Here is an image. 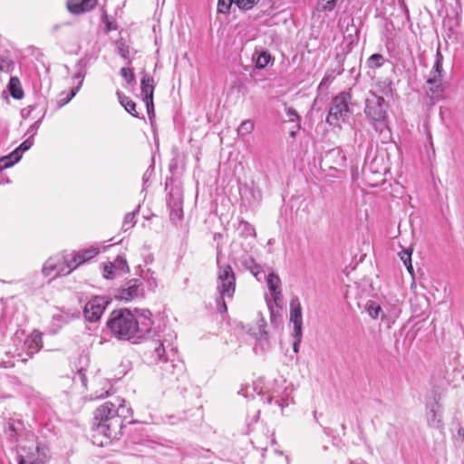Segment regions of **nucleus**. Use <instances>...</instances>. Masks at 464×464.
Here are the masks:
<instances>
[{
  "label": "nucleus",
  "mask_w": 464,
  "mask_h": 464,
  "mask_svg": "<svg viewBox=\"0 0 464 464\" xmlns=\"http://www.w3.org/2000/svg\"><path fill=\"white\" fill-rule=\"evenodd\" d=\"M293 336L295 338L293 343V350L295 353H297L299 352L300 343L302 342L303 332H299V334L293 332Z\"/></svg>",
  "instance_id": "e433bc0d"
},
{
  "label": "nucleus",
  "mask_w": 464,
  "mask_h": 464,
  "mask_svg": "<svg viewBox=\"0 0 464 464\" xmlns=\"http://www.w3.org/2000/svg\"><path fill=\"white\" fill-rule=\"evenodd\" d=\"M143 294L142 283L139 278L129 280L124 286H122L116 295L117 298L123 301H130Z\"/></svg>",
  "instance_id": "9d476101"
},
{
  "label": "nucleus",
  "mask_w": 464,
  "mask_h": 464,
  "mask_svg": "<svg viewBox=\"0 0 464 464\" xmlns=\"http://www.w3.org/2000/svg\"><path fill=\"white\" fill-rule=\"evenodd\" d=\"M290 322L294 324V332H303L302 307L296 296L290 301Z\"/></svg>",
  "instance_id": "f8f14e48"
},
{
  "label": "nucleus",
  "mask_w": 464,
  "mask_h": 464,
  "mask_svg": "<svg viewBox=\"0 0 464 464\" xmlns=\"http://www.w3.org/2000/svg\"><path fill=\"white\" fill-rule=\"evenodd\" d=\"M155 83L152 77H150L148 73L143 72L142 78L140 81V89L141 94L143 96V101H150L153 99Z\"/></svg>",
  "instance_id": "dca6fc26"
},
{
  "label": "nucleus",
  "mask_w": 464,
  "mask_h": 464,
  "mask_svg": "<svg viewBox=\"0 0 464 464\" xmlns=\"http://www.w3.org/2000/svg\"><path fill=\"white\" fill-rule=\"evenodd\" d=\"M266 283H267V287H268V289L270 291V294L274 293V292H276L277 290H281V288H280L281 279L275 273H270L267 276Z\"/></svg>",
  "instance_id": "bb28decb"
},
{
  "label": "nucleus",
  "mask_w": 464,
  "mask_h": 464,
  "mask_svg": "<svg viewBox=\"0 0 464 464\" xmlns=\"http://www.w3.org/2000/svg\"><path fill=\"white\" fill-rule=\"evenodd\" d=\"M36 455L34 453H30V455L27 456V461L28 462H40L41 464H44L48 457V448L41 443H37L35 447Z\"/></svg>",
  "instance_id": "f3484780"
},
{
  "label": "nucleus",
  "mask_w": 464,
  "mask_h": 464,
  "mask_svg": "<svg viewBox=\"0 0 464 464\" xmlns=\"http://www.w3.org/2000/svg\"><path fill=\"white\" fill-rule=\"evenodd\" d=\"M146 107H147V112L149 117L151 119L152 116H154V104H153V99L151 102L150 101H144Z\"/></svg>",
  "instance_id": "37998d69"
},
{
  "label": "nucleus",
  "mask_w": 464,
  "mask_h": 464,
  "mask_svg": "<svg viewBox=\"0 0 464 464\" xmlns=\"http://www.w3.org/2000/svg\"><path fill=\"white\" fill-rule=\"evenodd\" d=\"M98 253L97 248H90L73 254L71 258L65 255L52 256L44 264L43 273L45 276H52L53 278L69 275L81 264L92 259Z\"/></svg>",
  "instance_id": "20e7f679"
},
{
  "label": "nucleus",
  "mask_w": 464,
  "mask_h": 464,
  "mask_svg": "<svg viewBox=\"0 0 464 464\" xmlns=\"http://www.w3.org/2000/svg\"><path fill=\"white\" fill-rule=\"evenodd\" d=\"M108 394H109V392H108V391H106L104 393H101V394L96 395L95 398H102L104 395L107 396Z\"/></svg>",
  "instance_id": "8fccbe9b"
},
{
  "label": "nucleus",
  "mask_w": 464,
  "mask_h": 464,
  "mask_svg": "<svg viewBox=\"0 0 464 464\" xmlns=\"http://www.w3.org/2000/svg\"><path fill=\"white\" fill-rule=\"evenodd\" d=\"M97 0H68L67 7L72 14H79L93 9Z\"/></svg>",
  "instance_id": "ddd939ff"
},
{
  "label": "nucleus",
  "mask_w": 464,
  "mask_h": 464,
  "mask_svg": "<svg viewBox=\"0 0 464 464\" xmlns=\"http://www.w3.org/2000/svg\"><path fill=\"white\" fill-rule=\"evenodd\" d=\"M443 61L444 57L440 52V44H438V48L435 54V61L429 76H436V78L442 79L443 76Z\"/></svg>",
  "instance_id": "a211bd4d"
},
{
  "label": "nucleus",
  "mask_w": 464,
  "mask_h": 464,
  "mask_svg": "<svg viewBox=\"0 0 464 464\" xmlns=\"http://www.w3.org/2000/svg\"><path fill=\"white\" fill-rule=\"evenodd\" d=\"M337 0H329L326 4L322 7L324 11H332L336 6Z\"/></svg>",
  "instance_id": "c03bdc74"
},
{
  "label": "nucleus",
  "mask_w": 464,
  "mask_h": 464,
  "mask_svg": "<svg viewBox=\"0 0 464 464\" xmlns=\"http://www.w3.org/2000/svg\"><path fill=\"white\" fill-rule=\"evenodd\" d=\"M217 288L219 293V297L217 298V308L220 313H226L227 310L226 298H232L236 290V277L229 265L218 266Z\"/></svg>",
  "instance_id": "423d86ee"
},
{
  "label": "nucleus",
  "mask_w": 464,
  "mask_h": 464,
  "mask_svg": "<svg viewBox=\"0 0 464 464\" xmlns=\"http://www.w3.org/2000/svg\"><path fill=\"white\" fill-rule=\"evenodd\" d=\"M288 111H289V114L297 116V114H296V112L295 111L289 110Z\"/></svg>",
  "instance_id": "6e6d98bb"
},
{
  "label": "nucleus",
  "mask_w": 464,
  "mask_h": 464,
  "mask_svg": "<svg viewBox=\"0 0 464 464\" xmlns=\"http://www.w3.org/2000/svg\"><path fill=\"white\" fill-rule=\"evenodd\" d=\"M366 311L372 319H377L380 315L382 316V319L386 317V315L382 313L381 305L372 301L367 304Z\"/></svg>",
  "instance_id": "a878e982"
},
{
  "label": "nucleus",
  "mask_w": 464,
  "mask_h": 464,
  "mask_svg": "<svg viewBox=\"0 0 464 464\" xmlns=\"http://www.w3.org/2000/svg\"><path fill=\"white\" fill-rule=\"evenodd\" d=\"M108 302L104 297L95 296L91 299L84 306L83 314L87 321L96 322L103 314Z\"/></svg>",
  "instance_id": "1a4fd4ad"
},
{
  "label": "nucleus",
  "mask_w": 464,
  "mask_h": 464,
  "mask_svg": "<svg viewBox=\"0 0 464 464\" xmlns=\"http://www.w3.org/2000/svg\"><path fill=\"white\" fill-rule=\"evenodd\" d=\"M109 263L119 275L125 274L130 270L126 258L121 256H118L113 262Z\"/></svg>",
  "instance_id": "5701e85b"
},
{
  "label": "nucleus",
  "mask_w": 464,
  "mask_h": 464,
  "mask_svg": "<svg viewBox=\"0 0 464 464\" xmlns=\"http://www.w3.org/2000/svg\"><path fill=\"white\" fill-rule=\"evenodd\" d=\"M272 298L275 304L279 306L283 303V294L281 290H277L274 293H271Z\"/></svg>",
  "instance_id": "58836bf2"
},
{
  "label": "nucleus",
  "mask_w": 464,
  "mask_h": 464,
  "mask_svg": "<svg viewBox=\"0 0 464 464\" xmlns=\"http://www.w3.org/2000/svg\"><path fill=\"white\" fill-rule=\"evenodd\" d=\"M78 316V313H71L65 311H60L57 314H54L52 318V327L53 328V332L56 333L63 325L69 324Z\"/></svg>",
  "instance_id": "4468645a"
},
{
  "label": "nucleus",
  "mask_w": 464,
  "mask_h": 464,
  "mask_svg": "<svg viewBox=\"0 0 464 464\" xmlns=\"http://www.w3.org/2000/svg\"><path fill=\"white\" fill-rule=\"evenodd\" d=\"M18 464H41V463L40 462H28L23 456H21Z\"/></svg>",
  "instance_id": "09e8293b"
},
{
  "label": "nucleus",
  "mask_w": 464,
  "mask_h": 464,
  "mask_svg": "<svg viewBox=\"0 0 464 464\" xmlns=\"http://www.w3.org/2000/svg\"><path fill=\"white\" fill-rule=\"evenodd\" d=\"M253 276L257 279V280H261V274H262V268L261 266L258 265V264H256L254 266H253V269H251L250 271Z\"/></svg>",
  "instance_id": "79ce46f5"
},
{
  "label": "nucleus",
  "mask_w": 464,
  "mask_h": 464,
  "mask_svg": "<svg viewBox=\"0 0 464 464\" xmlns=\"http://www.w3.org/2000/svg\"><path fill=\"white\" fill-rule=\"evenodd\" d=\"M27 338L29 339V343H31V344L33 343L34 344V349L33 350H29V353L31 354H34L43 346V344H42V340H43L42 334L40 332L34 331Z\"/></svg>",
  "instance_id": "393cba45"
},
{
  "label": "nucleus",
  "mask_w": 464,
  "mask_h": 464,
  "mask_svg": "<svg viewBox=\"0 0 464 464\" xmlns=\"http://www.w3.org/2000/svg\"><path fill=\"white\" fill-rule=\"evenodd\" d=\"M131 414V409L125 406V400L116 397L100 405L94 412V431L106 439L118 440L124 427V419Z\"/></svg>",
  "instance_id": "f257e3e1"
},
{
  "label": "nucleus",
  "mask_w": 464,
  "mask_h": 464,
  "mask_svg": "<svg viewBox=\"0 0 464 464\" xmlns=\"http://www.w3.org/2000/svg\"><path fill=\"white\" fill-rule=\"evenodd\" d=\"M33 349H34V344H33V343H32V344H31V343H29V339H28V338H26V339H25V341H24V343L23 351H24V352H25V353H26L27 357H29V358H30V357H32V356L34 355V354H31V353H29V350H33Z\"/></svg>",
  "instance_id": "a19ab883"
},
{
  "label": "nucleus",
  "mask_w": 464,
  "mask_h": 464,
  "mask_svg": "<svg viewBox=\"0 0 464 464\" xmlns=\"http://www.w3.org/2000/svg\"><path fill=\"white\" fill-rule=\"evenodd\" d=\"M14 68L12 60L0 56V72H9Z\"/></svg>",
  "instance_id": "473e14b6"
},
{
  "label": "nucleus",
  "mask_w": 464,
  "mask_h": 464,
  "mask_svg": "<svg viewBox=\"0 0 464 464\" xmlns=\"http://www.w3.org/2000/svg\"><path fill=\"white\" fill-rule=\"evenodd\" d=\"M147 174H148V171H147L146 173H144V177H143V179H145V178H149V175H147Z\"/></svg>",
  "instance_id": "4d7b16f0"
},
{
  "label": "nucleus",
  "mask_w": 464,
  "mask_h": 464,
  "mask_svg": "<svg viewBox=\"0 0 464 464\" xmlns=\"http://www.w3.org/2000/svg\"><path fill=\"white\" fill-rule=\"evenodd\" d=\"M427 423L429 427L442 430L444 423L442 420V409L438 401L427 404L426 413Z\"/></svg>",
  "instance_id": "9b49d317"
},
{
  "label": "nucleus",
  "mask_w": 464,
  "mask_h": 464,
  "mask_svg": "<svg viewBox=\"0 0 464 464\" xmlns=\"http://www.w3.org/2000/svg\"><path fill=\"white\" fill-rule=\"evenodd\" d=\"M387 104L382 96L370 92L365 99L364 112L371 120L375 130L384 139L391 137V130L387 123Z\"/></svg>",
  "instance_id": "39448f33"
},
{
  "label": "nucleus",
  "mask_w": 464,
  "mask_h": 464,
  "mask_svg": "<svg viewBox=\"0 0 464 464\" xmlns=\"http://www.w3.org/2000/svg\"><path fill=\"white\" fill-rule=\"evenodd\" d=\"M427 92L431 99H440L444 92V85L442 79L436 78V76H429L427 81Z\"/></svg>",
  "instance_id": "2eb2a0df"
},
{
  "label": "nucleus",
  "mask_w": 464,
  "mask_h": 464,
  "mask_svg": "<svg viewBox=\"0 0 464 464\" xmlns=\"http://www.w3.org/2000/svg\"><path fill=\"white\" fill-rule=\"evenodd\" d=\"M327 80H328L327 78H324V79L322 80L321 83H320V86H322V85L325 84V82H327Z\"/></svg>",
  "instance_id": "5fc2aeb1"
},
{
  "label": "nucleus",
  "mask_w": 464,
  "mask_h": 464,
  "mask_svg": "<svg viewBox=\"0 0 464 464\" xmlns=\"http://www.w3.org/2000/svg\"><path fill=\"white\" fill-rule=\"evenodd\" d=\"M115 27L111 26V24L109 23L107 24V31H111V30H114Z\"/></svg>",
  "instance_id": "3c124183"
},
{
  "label": "nucleus",
  "mask_w": 464,
  "mask_h": 464,
  "mask_svg": "<svg viewBox=\"0 0 464 464\" xmlns=\"http://www.w3.org/2000/svg\"><path fill=\"white\" fill-rule=\"evenodd\" d=\"M351 99L352 96L350 92H342L333 98L326 117L327 123L339 127L342 122H344L348 119L351 112L349 109Z\"/></svg>",
  "instance_id": "0eeeda50"
},
{
  "label": "nucleus",
  "mask_w": 464,
  "mask_h": 464,
  "mask_svg": "<svg viewBox=\"0 0 464 464\" xmlns=\"http://www.w3.org/2000/svg\"><path fill=\"white\" fill-rule=\"evenodd\" d=\"M259 0H236V5L239 9L249 10L251 9Z\"/></svg>",
  "instance_id": "f704fd0d"
},
{
  "label": "nucleus",
  "mask_w": 464,
  "mask_h": 464,
  "mask_svg": "<svg viewBox=\"0 0 464 464\" xmlns=\"http://www.w3.org/2000/svg\"><path fill=\"white\" fill-rule=\"evenodd\" d=\"M9 428H10V430H12L13 431H14V429L13 425H10V427H9Z\"/></svg>",
  "instance_id": "bf43d9fd"
},
{
  "label": "nucleus",
  "mask_w": 464,
  "mask_h": 464,
  "mask_svg": "<svg viewBox=\"0 0 464 464\" xmlns=\"http://www.w3.org/2000/svg\"><path fill=\"white\" fill-rule=\"evenodd\" d=\"M256 62V67L258 69H264L271 60V55L268 52L263 51L257 53L256 57H254Z\"/></svg>",
  "instance_id": "cd10ccee"
},
{
  "label": "nucleus",
  "mask_w": 464,
  "mask_h": 464,
  "mask_svg": "<svg viewBox=\"0 0 464 464\" xmlns=\"http://www.w3.org/2000/svg\"><path fill=\"white\" fill-rule=\"evenodd\" d=\"M151 347L155 360L161 362L160 369L166 385H174L185 377V364L179 360L177 350L170 343L166 344L165 341L153 340Z\"/></svg>",
  "instance_id": "7ed1b4c3"
},
{
  "label": "nucleus",
  "mask_w": 464,
  "mask_h": 464,
  "mask_svg": "<svg viewBox=\"0 0 464 464\" xmlns=\"http://www.w3.org/2000/svg\"><path fill=\"white\" fill-rule=\"evenodd\" d=\"M41 120L36 121L34 124H32L26 131V135L33 138L36 135L38 128L41 124Z\"/></svg>",
  "instance_id": "4c0bfd02"
},
{
  "label": "nucleus",
  "mask_w": 464,
  "mask_h": 464,
  "mask_svg": "<svg viewBox=\"0 0 464 464\" xmlns=\"http://www.w3.org/2000/svg\"><path fill=\"white\" fill-rule=\"evenodd\" d=\"M75 79H77L79 81V85L77 87H81L82 82H83V79H84V72H82V70H80L76 74H75Z\"/></svg>",
  "instance_id": "49530a36"
},
{
  "label": "nucleus",
  "mask_w": 464,
  "mask_h": 464,
  "mask_svg": "<svg viewBox=\"0 0 464 464\" xmlns=\"http://www.w3.org/2000/svg\"><path fill=\"white\" fill-rule=\"evenodd\" d=\"M119 275L118 272L113 269L110 263L106 264L103 267V276L107 279H113Z\"/></svg>",
  "instance_id": "c9c22d12"
},
{
  "label": "nucleus",
  "mask_w": 464,
  "mask_h": 464,
  "mask_svg": "<svg viewBox=\"0 0 464 464\" xmlns=\"http://www.w3.org/2000/svg\"><path fill=\"white\" fill-rule=\"evenodd\" d=\"M116 51L124 60H127V63H131V48L122 39L116 42Z\"/></svg>",
  "instance_id": "4be33fe9"
},
{
  "label": "nucleus",
  "mask_w": 464,
  "mask_h": 464,
  "mask_svg": "<svg viewBox=\"0 0 464 464\" xmlns=\"http://www.w3.org/2000/svg\"><path fill=\"white\" fill-rule=\"evenodd\" d=\"M151 314L143 311L138 317L128 309L114 310L107 321L111 334L121 340L142 338L150 332L152 326Z\"/></svg>",
  "instance_id": "f03ea898"
},
{
  "label": "nucleus",
  "mask_w": 464,
  "mask_h": 464,
  "mask_svg": "<svg viewBox=\"0 0 464 464\" xmlns=\"http://www.w3.org/2000/svg\"><path fill=\"white\" fill-rule=\"evenodd\" d=\"M74 378L79 379L81 381L82 384L83 386H86V377H85V374H84L82 369L78 371V372L76 373Z\"/></svg>",
  "instance_id": "a18cd8bd"
},
{
  "label": "nucleus",
  "mask_w": 464,
  "mask_h": 464,
  "mask_svg": "<svg viewBox=\"0 0 464 464\" xmlns=\"http://www.w3.org/2000/svg\"><path fill=\"white\" fill-rule=\"evenodd\" d=\"M33 144L34 139L28 137L14 151L6 156L0 158V171L17 163L22 159L23 153L27 151L33 146Z\"/></svg>",
  "instance_id": "6e6552de"
},
{
  "label": "nucleus",
  "mask_w": 464,
  "mask_h": 464,
  "mask_svg": "<svg viewBox=\"0 0 464 464\" xmlns=\"http://www.w3.org/2000/svg\"><path fill=\"white\" fill-rule=\"evenodd\" d=\"M121 75L128 84H131L135 81V76L132 70L128 67H122L121 69Z\"/></svg>",
  "instance_id": "2f4dec72"
},
{
  "label": "nucleus",
  "mask_w": 464,
  "mask_h": 464,
  "mask_svg": "<svg viewBox=\"0 0 464 464\" xmlns=\"http://www.w3.org/2000/svg\"><path fill=\"white\" fill-rule=\"evenodd\" d=\"M140 207H138L134 211L127 213L125 215L122 228L124 231H127L134 227L136 221L134 220L136 214L139 212Z\"/></svg>",
  "instance_id": "c756f323"
},
{
  "label": "nucleus",
  "mask_w": 464,
  "mask_h": 464,
  "mask_svg": "<svg viewBox=\"0 0 464 464\" xmlns=\"http://www.w3.org/2000/svg\"><path fill=\"white\" fill-rule=\"evenodd\" d=\"M255 129V123L251 120H246L241 122L240 126L237 129V133L239 136L243 137L245 135L250 134Z\"/></svg>",
  "instance_id": "c85d7f7f"
},
{
  "label": "nucleus",
  "mask_w": 464,
  "mask_h": 464,
  "mask_svg": "<svg viewBox=\"0 0 464 464\" xmlns=\"http://www.w3.org/2000/svg\"><path fill=\"white\" fill-rule=\"evenodd\" d=\"M150 285H153V286H156V285H157L156 281H155V279H154L153 277H151L150 282Z\"/></svg>",
  "instance_id": "603ef678"
},
{
  "label": "nucleus",
  "mask_w": 464,
  "mask_h": 464,
  "mask_svg": "<svg viewBox=\"0 0 464 464\" xmlns=\"http://www.w3.org/2000/svg\"><path fill=\"white\" fill-rule=\"evenodd\" d=\"M78 91H79V87H76L74 90H72L71 95L68 97V99L64 102H63V105H65V103H67L76 94V92Z\"/></svg>",
  "instance_id": "de8ad7c7"
},
{
  "label": "nucleus",
  "mask_w": 464,
  "mask_h": 464,
  "mask_svg": "<svg viewBox=\"0 0 464 464\" xmlns=\"http://www.w3.org/2000/svg\"><path fill=\"white\" fill-rule=\"evenodd\" d=\"M232 4H236V0H218V11L226 14L229 11Z\"/></svg>",
  "instance_id": "72a5a7b5"
},
{
  "label": "nucleus",
  "mask_w": 464,
  "mask_h": 464,
  "mask_svg": "<svg viewBox=\"0 0 464 464\" xmlns=\"http://www.w3.org/2000/svg\"><path fill=\"white\" fill-rule=\"evenodd\" d=\"M147 174H148V171H147L146 173H144V177H143V179H145V178H149V175H147Z\"/></svg>",
  "instance_id": "13d9d810"
},
{
  "label": "nucleus",
  "mask_w": 464,
  "mask_h": 464,
  "mask_svg": "<svg viewBox=\"0 0 464 464\" xmlns=\"http://www.w3.org/2000/svg\"><path fill=\"white\" fill-rule=\"evenodd\" d=\"M242 264L247 270L251 271L256 263L252 257L248 256L242 262Z\"/></svg>",
  "instance_id": "ea45409f"
},
{
  "label": "nucleus",
  "mask_w": 464,
  "mask_h": 464,
  "mask_svg": "<svg viewBox=\"0 0 464 464\" xmlns=\"http://www.w3.org/2000/svg\"><path fill=\"white\" fill-rule=\"evenodd\" d=\"M383 62V56L379 53L371 55L367 60V65L369 68L376 69L382 66Z\"/></svg>",
  "instance_id": "7c9ffc66"
},
{
  "label": "nucleus",
  "mask_w": 464,
  "mask_h": 464,
  "mask_svg": "<svg viewBox=\"0 0 464 464\" xmlns=\"http://www.w3.org/2000/svg\"><path fill=\"white\" fill-rule=\"evenodd\" d=\"M237 231L239 237L243 238H255L256 230L255 227L246 221L241 220L238 223Z\"/></svg>",
  "instance_id": "6ab92c4d"
},
{
  "label": "nucleus",
  "mask_w": 464,
  "mask_h": 464,
  "mask_svg": "<svg viewBox=\"0 0 464 464\" xmlns=\"http://www.w3.org/2000/svg\"><path fill=\"white\" fill-rule=\"evenodd\" d=\"M10 94L14 99H21L24 96V92L21 87V82L17 77H11L8 84Z\"/></svg>",
  "instance_id": "412c9836"
},
{
  "label": "nucleus",
  "mask_w": 464,
  "mask_h": 464,
  "mask_svg": "<svg viewBox=\"0 0 464 464\" xmlns=\"http://www.w3.org/2000/svg\"><path fill=\"white\" fill-rule=\"evenodd\" d=\"M17 355H18L19 357H21V360H22L23 362H25V361H27V359H28V358H24V357H22V353H17Z\"/></svg>",
  "instance_id": "864d4df0"
},
{
  "label": "nucleus",
  "mask_w": 464,
  "mask_h": 464,
  "mask_svg": "<svg viewBox=\"0 0 464 464\" xmlns=\"http://www.w3.org/2000/svg\"><path fill=\"white\" fill-rule=\"evenodd\" d=\"M120 103L124 107V109L132 116L139 117L138 112L136 111V104L132 102L129 97L124 95L123 93L118 92H117Z\"/></svg>",
  "instance_id": "aec40b11"
},
{
  "label": "nucleus",
  "mask_w": 464,
  "mask_h": 464,
  "mask_svg": "<svg viewBox=\"0 0 464 464\" xmlns=\"http://www.w3.org/2000/svg\"><path fill=\"white\" fill-rule=\"evenodd\" d=\"M411 254L412 251L411 249H402L401 252L398 253L401 260L406 266L407 271L411 276H413L414 270L411 264Z\"/></svg>",
  "instance_id": "b1692460"
}]
</instances>
